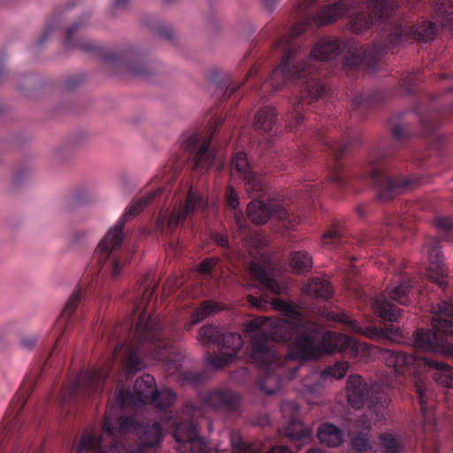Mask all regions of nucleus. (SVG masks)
<instances>
[{
    "mask_svg": "<svg viewBox=\"0 0 453 453\" xmlns=\"http://www.w3.org/2000/svg\"><path fill=\"white\" fill-rule=\"evenodd\" d=\"M249 270L264 288L259 299L248 296L249 304L261 311L270 306L283 316L282 319L257 317L245 325L244 334L250 340L251 358L266 372L259 382L265 393H277L285 380L295 376L301 360L317 358L323 352L344 351L355 356L359 351L360 343L345 334L328 331L320 336L302 308L278 297L286 286L270 277L263 266L251 262Z\"/></svg>",
    "mask_w": 453,
    "mask_h": 453,
    "instance_id": "1",
    "label": "nucleus"
},
{
    "mask_svg": "<svg viewBox=\"0 0 453 453\" xmlns=\"http://www.w3.org/2000/svg\"><path fill=\"white\" fill-rule=\"evenodd\" d=\"M308 26V21L296 23L291 32L279 38L274 48L283 51L284 56L280 65L273 71L264 87L280 89L288 82L299 81L301 99L296 98L294 112L291 118L299 125L303 116L299 112L305 104H311L321 98L326 93V87L317 76L322 70L324 63L334 60L343 53V65L355 68L365 65L375 69V62L386 51V48L375 43L372 48L362 46L352 40L344 42L335 37L319 39L308 55H303L301 48L294 42V37L303 34Z\"/></svg>",
    "mask_w": 453,
    "mask_h": 453,
    "instance_id": "2",
    "label": "nucleus"
},
{
    "mask_svg": "<svg viewBox=\"0 0 453 453\" xmlns=\"http://www.w3.org/2000/svg\"><path fill=\"white\" fill-rule=\"evenodd\" d=\"M395 6L394 0H369L366 4H351L341 0L322 7L312 20L319 27H323L345 17L351 31L359 34L368 29L374 20L389 17Z\"/></svg>",
    "mask_w": 453,
    "mask_h": 453,
    "instance_id": "3",
    "label": "nucleus"
},
{
    "mask_svg": "<svg viewBox=\"0 0 453 453\" xmlns=\"http://www.w3.org/2000/svg\"><path fill=\"white\" fill-rule=\"evenodd\" d=\"M137 291L139 294L142 292V296L140 303L134 306V311H140L134 335L139 341L148 342L153 345L150 357L165 362L167 372L173 374L179 370V361L173 344L163 333L159 332L161 326L158 324L157 319L150 314L147 308L149 300L153 294V289L150 283L148 282L147 276H144L142 280L140 281Z\"/></svg>",
    "mask_w": 453,
    "mask_h": 453,
    "instance_id": "4",
    "label": "nucleus"
},
{
    "mask_svg": "<svg viewBox=\"0 0 453 453\" xmlns=\"http://www.w3.org/2000/svg\"><path fill=\"white\" fill-rule=\"evenodd\" d=\"M162 192L163 188L158 187L143 196L134 199L126 209L115 226L109 229L98 244L93 257L94 262L99 267V273L111 278H115L119 274L122 266L118 252L124 238L123 228L126 222L136 216Z\"/></svg>",
    "mask_w": 453,
    "mask_h": 453,
    "instance_id": "5",
    "label": "nucleus"
},
{
    "mask_svg": "<svg viewBox=\"0 0 453 453\" xmlns=\"http://www.w3.org/2000/svg\"><path fill=\"white\" fill-rule=\"evenodd\" d=\"M379 358L398 374L419 372L423 368L434 370L433 376L437 383L446 388H453V369L437 360L416 357L402 351L381 349Z\"/></svg>",
    "mask_w": 453,
    "mask_h": 453,
    "instance_id": "6",
    "label": "nucleus"
},
{
    "mask_svg": "<svg viewBox=\"0 0 453 453\" xmlns=\"http://www.w3.org/2000/svg\"><path fill=\"white\" fill-rule=\"evenodd\" d=\"M431 312L436 316L433 318L432 325L437 333L424 329L418 330L413 335V346L428 352L449 351L451 348L444 336L453 335V305L442 301L432 306Z\"/></svg>",
    "mask_w": 453,
    "mask_h": 453,
    "instance_id": "7",
    "label": "nucleus"
},
{
    "mask_svg": "<svg viewBox=\"0 0 453 453\" xmlns=\"http://www.w3.org/2000/svg\"><path fill=\"white\" fill-rule=\"evenodd\" d=\"M347 399L348 403L357 410L366 405L376 414L379 421L384 418V410L391 402L380 384H368L359 375H350L348 378Z\"/></svg>",
    "mask_w": 453,
    "mask_h": 453,
    "instance_id": "8",
    "label": "nucleus"
},
{
    "mask_svg": "<svg viewBox=\"0 0 453 453\" xmlns=\"http://www.w3.org/2000/svg\"><path fill=\"white\" fill-rule=\"evenodd\" d=\"M208 208V200L197 188L190 187L186 194L185 199L177 202L172 211H160L157 226L162 231L173 230L186 219H192L194 217L203 213Z\"/></svg>",
    "mask_w": 453,
    "mask_h": 453,
    "instance_id": "9",
    "label": "nucleus"
},
{
    "mask_svg": "<svg viewBox=\"0 0 453 453\" xmlns=\"http://www.w3.org/2000/svg\"><path fill=\"white\" fill-rule=\"evenodd\" d=\"M110 366L102 369L93 368L81 372L73 381L62 390L58 401L61 403L73 400L77 395H98L104 389V383Z\"/></svg>",
    "mask_w": 453,
    "mask_h": 453,
    "instance_id": "10",
    "label": "nucleus"
},
{
    "mask_svg": "<svg viewBox=\"0 0 453 453\" xmlns=\"http://www.w3.org/2000/svg\"><path fill=\"white\" fill-rule=\"evenodd\" d=\"M412 286L410 281H403L397 286L387 288L385 293L376 298L369 297L371 305L376 309L379 316L385 320L395 321L400 316V310L395 308L388 298H391L400 304H407L408 292Z\"/></svg>",
    "mask_w": 453,
    "mask_h": 453,
    "instance_id": "11",
    "label": "nucleus"
},
{
    "mask_svg": "<svg viewBox=\"0 0 453 453\" xmlns=\"http://www.w3.org/2000/svg\"><path fill=\"white\" fill-rule=\"evenodd\" d=\"M211 136L203 133L183 135L181 146L192 158L196 168L209 169L215 161V153L210 150Z\"/></svg>",
    "mask_w": 453,
    "mask_h": 453,
    "instance_id": "12",
    "label": "nucleus"
},
{
    "mask_svg": "<svg viewBox=\"0 0 453 453\" xmlns=\"http://www.w3.org/2000/svg\"><path fill=\"white\" fill-rule=\"evenodd\" d=\"M247 214L250 219L256 224H265L270 217H275L288 225L296 223V217L274 200L269 203L261 200L251 201L248 204Z\"/></svg>",
    "mask_w": 453,
    "mask_h": 453,
    "instance_id": "13",
    "label": "nucleus"
},
{
    "mask_svg": "<svg viewBox=\"0 0 453 453\" xmlns=\"http://www.w3.org/2000/svg\"><path fill=\"white\" fill-rule=\"evenodd\" d=\"M243 341L239 334L226 332L219 337L220 352L218 355H208L205 358L207 364L213 368L219 369L227 365L237 355Z\"/></svg>",
    "mask_w": 453,
    "mask_h": 453,
    "instance_id": "14",
    "label": "nucleus"
},
{
    "mask_svg": "<svg viewBox=\"0 0 453 453\" xmlns=\"http://www.w3.org/2000/svg\"><path fill=\"white\" fill-rule=\"evenodd\" d=\"M232 171L240 173L245 180L246 191L250 196H259L264 190V179L250 170L245 153L237 151L232 158Z\"/></svg>",
    "mask_w": 453,
    "mask_h": 453,
    "instance_id": "15",
    "label": "nucleus"
},
{
    "mask_svg": "<svg viewBox=\"0 0 453 453\" xmlns=\"http://www.w3.org/2000/svg\"><path fill=\"white\" fill-rule=\"evenodd\" d=\"M372 179L379 187V196L382 200H388L394 195L406 191L411 184L416 182V179L413 178H390L379 170L372 173Z\"/></svg>",
    "mask_w": 453,
    "mask_h": 453,
    "instance_id": "16",
    "label": "nucleus"
},
{
    "mask_svg": "<svg viewBox=\"0 0 453 453\" xmlns=\"http://www.w3.org/2000/svg\"><path fill=\"white\" fill-rule=\"evenodd\" d=\"M426 249L429 259L427 278L439 287L444 288L446 286L447 270L437 241L434 239L429 240L426 242Z\"/></svg>",
    "mask_w": 453,
    "mask_h": 453,
    "instance_id": "17",
    "label": "nucleus"
},
{
    "mask_svg": "<svg viewBox=\"0 0 453 453\" xmlns=\"http://www.w3.org/2000/svg\"><path fill=\"white\" fill-rule=\"evenodd\" d=\"M435 31L434 25L428 21L411 27L396 26L391 32L390 40L394 43H397L410 37L427 42L434 37Z\"/></svg>",
    "mask_w": 453,
    "mask_h": 453,
    "instance_id": "18",
    "label": "nucleus"
},
{
    "mask_svg": "<svg viewBox=\"0 0 453 453\" xmlns=\"http://www.w3.org/2000/svg\"><path fill=\"white\" fill-rule=\"evenodd\" d=\"M380 441L385 449V453H402V448L398 439L394 437L392 434H381ZM351 445L360 453H376L372 448L369 446L363 434L352 437Z\"/></svg>",
    "mask_w": 453,
    "mask_h": 453,
    "instance_id": "19",
    "label": "nucleus"
},
{
    "mask_svg": "<svg viewBox=\"0 0 453 453\" xmlns=\"http://www.w3.org/2000/svg\"><path fill=\"white\" fill-rule=\"evenodd\" d=\"M81 297V291L73 293L67 300L61 314L58 318L53 326L54 334L55 336L58 337L56 342L57 345L60 343L61 334L65 332V330L68 327L69 324L71 323V318L78 307Z\"/></svg>",
    "mask_w": 453,
    "mask_h": 453,
    "instance_id": "20",
    "label": "nucleus"
},
{
    "mask_svg": "<svg viewBox=\"0 0 453 453\" xmlns=\"http://www.w3.org/2000/svg\"><path fill=\"white\" fill-rule=\"evenodd\" d=\"M415 388L418 395L420 409L423 416V426L426 430H432L435 426V419L432 410L428 407L427 401L431 392L426 385L424 380L419 376H415Z\"/></svg>",
    "mask_w": 453,
    "mask_h": 453,
    "instance_id": "21",
    "label": "nucleus"
},
{
    "mask_svg": "<svg viewBox=\"0 0 453 453\" xmlns=\"http://www.w3.org/2000/svg\"><path fill=\"white\" fill-rule=\"evenodd\" d=\"M206 403L214 409H233L238 403V396L229 390H215L207 394Z\"/></svg>",
    "mask_w": 453,
    "mask_h": 453,
    "instance_id": "22",
    "label": "nucleus"
},
{
    "mask_svg": "<svg viewBox=\"0 0 453 453\" xmlns=\"http://www.w3.org/2000/svg\"><path fill=\"white\" fill-rule=\"evenodd\" d=\"M35 385V379L34 378H27L24 381L22 388L19 393V395L16 397V400L14 403H12V411L4 418V430L11 429L12 428V423L14 421L15 418L17 417L18 413L21 410L22 406L25 404L26 402V395L30 392L32 388Z\"/></svg>",
    "mask_w": 453,
    "mask_h": 453,
    "instance_id": "23",
    "label": "nucleus"
},
{
    "mask_svg": "<svg viewBox=\"0 0 453 453\" xmlns=\"http://www.w3.org/2000/svg\"><path fill=\"white\" fill-rule=\"evenodd\" d=\"M318 437L321 443L328 447H337L344 441V433L331 423H323L318 430Z\"/></svg>",
    "mask_w": 453,
    "mask_h": 453,
    "instance_id": "24",
    "label": "nucleus"
},
{
    "mask_svg": "<svg viewBox=\"0 0 453 453\" xmlns=\"http://www.w3.org/2000/svg\"><path fill=\"white\" fill-rule=\"evenodd\" d=\"M144 351L142 347H137L133 344H127L125 347L124 366L127 373H134L144 367L143 359L141 353Z\"/></svg>",
    "mask_w": 453,
    "mask_h": 453,
    "instance_id": "25",
    "label": "nucleus"
},
{
    "mask_svg": "<svg viewBox=\"0 0 453 453\" xmlns=\"http://www.w3.org/2000/svg\"><path fill=\"white\" fill-rule=\"evenodd\" d=\"M286 435L293 441L297 442V447L307 443L311 439V431L304 426L298 418L288 420L285 427Z\"/></svg>",
    "mask_w": 453,
    "mask_h": 453,
    "instance_id": "26",
    "label": "nucleus"
},
{
    "mask_svg": "<svg viewBox=\"0 0 453 453\" xmlns=\"http://www.w3.org/2000/svg\"><path fill=\"white\" fill-rule=\"evenodd\" d=\"M276 123L275 110L273 107H265L256 114L254 128L258 132L271 133Z\"/></svg>",
    "mask_w": 453,
    "mask_h": 453,
    "instance_id": "27",
    "label": "nucleus"
},
{
    "mask_svg": "<svg viewBox=\"0 0 453 453\" xmlns=\"http://www.w3.org/2000/svg\"><path fill=\"white\" fill-rule=\"evenodd\" d=\"M305 293L314 298L328 299L333 295L330 283L326 279L315 278L311 280L304 288Z\"/></svg>",
    "mask_w": 453,
    "mask_h": 453,
    "instance_id": "28",
    "label": "nucleus"
},
{
    "mask_svg": "<svg viewBox=\"0 0 453 453\" xmlns=\"http://www.w3.org/2000/svg\"><path fill=\"white\" fill-rule=\"evenodd\" d=\"M434 12L441 26L453 23V2L450 0H439L435 4Z\"/></svg>",
    "mask_w": 453,
    "mask_h": 453,
    "instance_id": "29",
    "label": "nucleus"
},
{
    "mask_svg": "<svg viewBox=\"0 0 453 453\" xmlns=\"http://www.w3.org/2000/svg\"><path fill=\"white\" fill-rule=\"evenodd\" d=\"M323 316L328 320L339 322L348 327L351 332L364 334V330L357 322L345 313L325 311Z\"/></svg>",
    "mask_w": 453,
    "mask_h": 453,
    "instance_id": "30",
    "label": "nucleus"
},
{
    "mask_svg": "<svg viewBox=\"0 0 453 453\" xmlns=\"http://www.w3.org/2000/svg\"><path fill=\"white\" fill-rule=\"evenodd\" d=\"M222 307L216 303L212 302H203L201 303L200 307L196 311L193 315L192 320L186 326L187 329L189 330L194 325L202 321L203 319L208 317L210 314L221 310Z\"/></svg>",
    "mask_w": 453,
    "mask_h": 453,
    "instance_id": "31",
    "label": "nucleus"
},
{
    "mask_svg": "<svg viewBox=\"0 0 453 453\" xmlns=\"http://www.w3.org/2000/svg\"><path fill=\"white\" fill-rule=\"evenodd\" d=\"M126 58L134 61V64H127V69L130 73L135 75L146 76L150 72V67L145 64L141 63L138 58V53L134 50H128L126 54Z\"/></svg>",
    "mask_w": 453,
    "mask_h": 453,
    "instance_id": "32",
    "label": "nucleus"
},
{
    "mask_svg": "<svg viewBox=\"0 0 453 453\" xmlns=\"http://www.w3.org/2000/svg\"><path fill=\"white\" fill-rule=\"evenodd\" d=\"M311 257L305 252H293L290 257L291 266L298 272H304L311 267Z\"/></svg>",
    "mask_w": 453,
    "mask_h": 453,
    "instance_id": "33",
    "label": "nucleus"
},
{
    "mask_svg": "<svg viewBox=\"0 0 453 453\" xmlns=\"http://www.w3.org/2000/svg\"><path fill=\"white\" fill-rule=\"evenodd\" d=\"M349 369L347 362H337L332 366H328L320 374V380H326L328 377L339 380L344 377Z\"/></svg>",
    "mask_w": 453,
    "mask_h": 453,
    "instance_id": "34",
    "label": "nucleus"
},
{
    "mask_svg": "<svg viewBox=\"0 0 453 453\" xmlns=\"http://www.w3.org/2000/svg\"><path fill=\"white\" fill-rule=\"evenodd\" d=\"M219 332L218 329L211 325L205 326L201 328L198 334V341L202 344H208L211 342H216L219 344Z\"/></svg>",
    "mask_w": 453,
    "mask_h": 453,
    "instance_id": "35",
    "label": "nucleus"
},
{
    "mask_svg": "<svg viewBox=\"0 0 453 453\" xmlns=\"http://www.w3.org/2000/svg\"><path fill=\"white\" fill-rule=\"evenodd\" d=\"M281 412L288 420L297 418L298 405L294 401H286L281 404Z\"/></svg>",
    "mask_w": 453,
    "mask_h": 453,
    "instance_id": "36",
    "label": "nucleus"
},
{
    "mask_svg": "<svg viewBox=\"0 0 453 453\" xmlns=\"http://www.w3.org/2000/svg\"><path fill=\"white\" fill-rule=\"evenodd\" d=\"M293 12L296 16H302L305 11L310 8L316 0H291Z\"/></svg>",
    "mask_w": 453,
    "mask_h": 453,
    "instance_id": "37",
    "label": "nucleus"
},
{
    "mask_svg": "<svg viewBox=\"0 0 453 453\" xmlns=\"http://www.w3.org/2000/svg\"><path fill=\"white\" fill-rule=\"evenodd\" d=\"M95 191L88 188H81L77 194L76 197L81 203H88L96 200Z\"/></svg>",
    "mask_w": 453,
    "mask_h": 453,
    "instance_id": "38",
    "label": "nucleus"
},
{
    "mask_svg": "<svg viewBox=\"0 0 453 453\" xmlns=\"http://www.w3.org/2000/svg\"><path fill=\"white\" fill-rule=\"evenodd\" d=\"M340 231L337 228H333L326 232L323 235L322 242L324 245L335 244L340 239Z\"/></svg>",
    "mask_w": 453,
    "mask_h": 453,
    "instance_id": "39",
    "label": "nucleus"
},
{
    "mask_svg": "<svg viewBox=\"0 0 453 453\" xmlns=\"http://www.w3.org/2000/svg\"><path fill=\"white\" fill-rule=\"evenodd\" d=\"M435 226L441 230H453V218L440 217L435 219Z\"/></svg>",
    "mask_w": 453,
    "mask_h": 453,
    "instance_id": "40",
    "label": "nucleus"
},
{
    "mask_svg": "<svg viewBox=\"0 0 453 453\" xmlns=\"http://www.w3.org/2000/svg\"><path fill=\"white\" fill-rule=\"evenodd\" d=\"M226 204L231 209H235L239 205L238 196L232 187H228L226 194Z\"/></svg>",
    "mask_w": 453,
    "mask_h": 453,
    "instance_id": "41",
    "label": "nucleus"
},
{
    "mask_svg": "<svg viewBox=\"0 0 453 453\" xmlns=\"http://www.w3.org/2000/svg\"><path fill=\"white\" fill-rule=\"evenodd\" d=\"M234 219H235V225L240 231V234L242 235V238H245L248 235V233L246 232L245 220L243 219L242 213L241 211L235 212Z\"/></svg>",
    "mask_w": 453,
    "mask_h": 453,
    "instance_id": "42",
    "label": "nucleus"
},
{
    "mask_svg": "<svg viewBox=\"0 0 453 453\" xmlns=\"http://www.w3.org/2000/svg\"><path fill=\"white\" fill-rule=\"evenodd\" d=\"M387 335L389 340L396 342H400L403 339L399 329L395 327L393 325H390L387 327Z\"/></svg>",
    "mask_w": 453,
    "mask_h": 453,
    "instance_id": "43",
    "label": "nucleus"
},
{
    "mask_svg": "<svg viewBox=\"0 0 453 453\" xmlns=\"http://www.w3.org/2000/svg\"><path fill=\"white\" fill-rule=\"evenodd\" d=\"M217 260L214 258H207L199 265V272L201 273H210L216 265Z\"/></svg>",
    "mask_w": 453,
    "mask_h": 453,
    "instance_id": "44",
    "label": "nucleus"
},
{
    "mask_svg": "<svg viewBox=\"0 0 453 453\" xmlns=\"http://www.w3.org/2000/svg\"><path fill=\"white\" fill-rule=\"evenodd\" d=\"M330 180L337 185H343L345 183L344 176L340 168H335L330 175Z\"/></svg>",
    "mask_w": 453,
    "mask_h": 453,
    "instance_id": "45",
    "label": "nucleus"
},
{
    "mask_svg": "<svg viewBox=\"0 0 453 453\" xmlns=\"http://www.w3.org/2000/svg\"><path fill=\"white\" fill-rule=\"evenodd\" d=\"M84 21H81V22H76V23H73L71 27H69L66 30V40L67 42H69L74 33L79 31L83 26H84Z\"/></svg>",
    "mask_w": 453,
    "mask_h": 453,
    "instance_id": "46",
    "label": "nucleus"
},
{
    "mask_svg": "<svg viewBox=\"0 0 453 453\" xmlns=\"http://www.w3.org/2000/svg\"><path fill=\"white\" fill-rule=\"evenodd\" d=\"M37 340H38L37 336H35L34 334L27 335L22 339L21 344L24 348L32 349L34 346H35Z\"/></svg>",
    "mask_w": 453,
    "mask_h": 453,
    "instance_id": "47",
    "label": "nucleus"
},
{
    "mask_svg": "<svg viewBox=\"0 0 453 453\" xmlns=\"http://www.w3.org/2000/svg\"><path fill=\"white\" fill-rule=\"evenodd\" d=\"M393 135L395 139H403L406 136V130L403 127L397 125L393 128Z\"/></svg>",
    "mask_w": 453,
    "mask_h": 453,
    "instance_id": "48",
    "label": "nucleus"
},
{
    "mask_svg": "<svg viewBox=\"0 0 453 453\" xmlns=\"http://www.w3.org/2000/svg\"><path fill=\"white\" fill-rule=\"evenodd\" d=\"M265 8L270 12H273L278 6L280 0H262Z\"/></svg>",
    "mask_w": 453,
    "mask_h": 453,
    "instance_id": "49",
    "label": "nucleus"
},
{
    "mask_svg": "<svg viewBox=\"0 0 453 453\" xmlns=\"http://www.w3.org/2000/svg\"><path fill=\"white\" fill-rule=\"evenodd\" d=\"M130 0H114L112 7L117 11L124 10L129 4Z\"/></svg>",
    "mask_w": 453,
    "mask_h": 453,
    "instance_id": "50",
    "label": "nucleus"
},
{
    "mask_svg": "<svg viewBox=\"0 0 453 453\" xmlns=\"http://www.w3.org/2000/svg\"><path fill=\"white\" fill-rule=\"evenodd\" d=\"M213 238H214L215 242H217L218 244H219L221 246H225L227 244V238L224 234H216Z\"/></svg>",
    "mask_w": 453,
    "mask_h": 453,
    "instance_id": "51",
    "label": "nucleus"
},
{
    "mask_svg": "<svg viewBox=\"0 0 453 453\" xmlns=\"http://www.w3.org/2000/svg\"><path fill=\"white\" fill-rule=\"evenodd\" d=\"M240 87L237 83H231L228 85L227 88L225 91L224 96H230L233 93H234L238 88Z\"/></svg>",
    "mask_w": 453,
    "mask_h": 453,
    "instance_id": "52",
    "label": "nucleus"
},
{
    "mask_svg": "<svg viewBox=\"0 0 453 453\" xmlns=\"http://www.w3.org/2000/svg\"><path fill=\"white\" fill-rule=\"evenodd\" d=\"M184 379L191 383H197L200 381V376L196 373H188L185 375Z\"/></svg>",
    "mask_w": 453,
    "mask_h": 453,
    "instance_id": "53",
    "label": "nucleus"
},
{
    "mask_svg": "<svg viewBox=\"0 0 453 453\" xmlns=\"http://www.w3.org/2000/svg\"><path fill=\"white\" fill-rule=\"evenodd\" d=\"M306 387H307V390L309 392H311V394H315L322 388L323 385L321 382H319V383L315 384L314 386H306Z\"/></svg>",
    "mask_w": 453,
    "mask_h": 453,
    "instance_id": "54",
    "label": "nucleus"
},
{
    "mask_svg": "<svg viewBox=\"0 0 453 453\" xmlns=\"http://www.w3.org/2000/svg\"><path fill=\"white\" fill-rule=\"evenodd\" d=\"M415 78H416V73H410L406 77L403 78V82L405 86H409L414 81Z\"/></svg>",
    "mask_w": 453,
    "mask_h": 453,
    "instance_id": "55",
    "label": "nucleus"
},
{
    "mask_svg": "<svg viewBox=\"0 0 453 453\" xmlns=\"http://www.w3.org/2000/svg\"><path fill=\"white\" fill-rule=\"evenodd\" d=\"M331 149H332L333 152L335 154L337 153L338 150H343L342 145L340 143H337V142L331 145Z\"/></svg>",
    "mask_w": 453,
    "mask_h": 453,
    "instance_id": "56",
    "label": "nucleus"
},
{
    "mask_svg": "<svg viewBox=\"0 0 453 453\" xmlns=\"http://www.w3.org/2000/svg\"><path fill=\"white\" fill-rule=\"evenodd\" d=\"M362 100H363V98H362L361 96H359V97H357H357H355V98L353 99V104H354L356 106H359V105L361 104V103H362Z\"/></svg>",
    "mask_w": 453,
    "mask_h": 453,
    "instance_id": "57",
    "label": "nucleus"
},
{
    "mask_svg": "<svg viewBox=\"0 0 453 453\" xmlns=\"http://www.w3.org/2000/svg\"><path fill=\"white\" fill-rule=\"evenodd\" d=\"M161 181H162V178L159 175L155 176L152 180V182L155 184H158Z\"/></svg>",
    "mask_w": 453,
    "mask_h": 453,
    "instance_id": "58",
    "label": "nucleus"
},
{
    "mask_svg": "<svg viewBox=\"0 0 453 453\" xmlns=\"http://www.w3.org/2000/svg\"><path fill=\"white\" fill-rule=\"evenodd\" d=\"M307 453H325V452L319 449H312L309 450Z\"/></svg>",
    "mask_w": 453,
    "mask_h": 453,
    "instance_id": "59",
    "label": "nucleus"
},
{
    "mask_svg": "<svg viewBox=\"0 0 453 453\" xmlns=\"http://www.w3.org/2000/svg\"><path fill=\"white\" fill-rule=\"evenodd\" d=\"M191 411H192V408L189 407V406H187L186 409H185V414L189 416L190 413H191Z\"/></svg>",
    "mask_w": 453,
    "mask_h": 453,
    "instance_id": "60",
    "label": "nucleus"
},
{
    "mask_svg": "<svg viewBox=\"0 0 453 453\" xmlns=\"http://www.w3.org/2000/svg\"><path fill=\"white\" fill-rule=\"evenodd\" d=\"M256 73H257V70L256 69H252L251 71H250L249 76H251V75L255 74Z\"/></svg>",
    "mask_w": 453,
    "mask_h": 453,
    "instance_id": "61",
    "label": "nucleus"
},
{
    "mask_svg": "<svg viewBox=\"0 0 453 453\" xmlns=\"http://www.w3.org/2000/svg\"><path fill=\"white\" fill-rule=\"evenodd\" d=\"M370 427V425L369 424H366V422L364 423V428L366 429V428H369Z\"/></svg>",
    "mask_w": 453,
    "mask_h": 453,
    "instance_id": "62",
    "label": "nucleus"
},
{
    "mask_svg": "<svg viewBox=\"0 0 453 453\" xmlns=\"http://www.w3.org/2000/svg\"><path fill=\"white\" fill-rule=\"evenodd\" d=\"M81 47H82L83 49H85V50H88L91 49V47H90V46H88H88H81Z\"/></svg>",
    "mask_w": 453,
    "mask_h": 453,
    "instance_id": "63",
    "label": "nucleus"
},
{
    "mask_svg": "<svg viewBox=\"0 0 453 453\" xmlns=\"http://www.w3.org/2000/svg\"><path fill=\"white\" fill-rule=\"evenodd\" d=\"M288 126H289V128H291V129L294 127L291 123H289Z\"/></svg>",
    "mask_w": 453,
    "mask_h": 453,
    "instance_id": "64",
    "label": "nucleus"
}]
</instances>
